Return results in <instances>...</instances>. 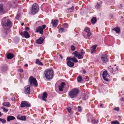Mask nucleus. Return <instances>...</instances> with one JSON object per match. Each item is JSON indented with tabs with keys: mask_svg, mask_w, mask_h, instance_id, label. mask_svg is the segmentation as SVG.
Returning <instances> with one entry per match:
<instances>
[{
	"mask_svg": "<svg viewBox=\"0 0 124 124\" xmlns=\"http://www.w3.org/2000/svg\"><path fill=\"white\" fill-rule=\"evenodd\" d=\"M53 74L52 70L50 69L46 70L44 73V75L47 79H50L52 78Z\"/></svg>",
	"mask_w": 124,
	"mask_h": 124,
	"instance_id": "2",
	"label": "nucleus"
},
{
	"mask_svg": "<svg viewBox=\"0 0 124 124\" xmlns=\"http://www.w3.org/2000/svg\"><path fill=\"white\" fill-rule=\"evenodd\" d=\"M29 81L31 86H33V85L35 87H37L38 84L37 83L36 79L33 78V76H31L29 79Z\"/></svg>",
	"mask_w": 124,
	"mask_h": 124,
	"instance_id": "4",
	"label": "nucleus"
},
{
	"mask_svg": "<svg viewBox=\"0 0 124 124\" xmlns=\"http://www.w3.org/2000/svg\"><path fill=\"white\" fill-rule=\"evenodd\" d=\"M67 65L70 67H73L74 65V63L70 61H68L67 62Z\"/></svg>",
	"mask_w": 124,
	"mask_h": 124,
	"instance_id": "18",
	"label": "nucleus"
},
{
	"mask_svg": "<svg viewBox=\"0 0 124 124\" xmlns=\"http://www.w3.org/2000/svg\"><path fill=\"white\" fill-rule=\"evenodd\" d=\"M20 34L22 36H23V33L22 32H20Z\"/></svg>",
	"mask_w": 124,
	"mask_h": 124,
	"instance_id": "54",
	"label": "nucleus"
},
{
	"mask_svg": "<svg viewBox=\"0 0 124 124\" xmlns=\"http://www.w3.org/2000/svg\"><path fill=\"white\" fill-rule=\"evenodd\" d=\"M81 107L80 106H78V111L79 112H81L82 111Z\"/></svg>",
	"mask_w": 124,
	"mask_h": 124,
	"instance_id": "44",
	"label": "nucleus"
},
{
	"mask_svg": "<svg viewBox=\"0 0 124 124\" xmlns=\"http://www.w3.org/2000/svg\"><path fill=\"white\" fill-rule=\"evenodd\" d=\"M118 67H111V66H110L108 68V70L110 74L114 75L118 72Z\"/></svg>",
	"mask_w": 124,
	"mask_h": 124,
	"instance_id": "3",
	"label": "nucleus"
},
{
	"mask_svg": "<svg viewBox=\"0 0 124 124\" xmlns=\"http://www.w3.org/2000/svg\"><path fill=\"white\" fill-rule=\"evenodd\" d=\"M72 61H73L75 62H78V61L75 57L72 58Z\"/></svg>",
	"mask_w": 124,
	"mask_h": 124,
	"instance_id": "42",
	"label": "nucleus"
},
{
	"mask_svg": "<svg viewBox=\"0 0 124 124\" xmlns=\"http://www.w3.org/2000/svg\"><path fill=\"white\" fill-rule=\"evenodd\" d=\"M83 73L84 74H85L86 73V71L85 70H83Z\"/></svg>",
	"mask_w": 124,
	"mask_h": 124,
	"instance_id": "59",
	"label": "nucleus"
},
{
	"mask_svg": "<svg viewBox=\"0 0 124 124\" xmlns=\"http://www.w3.org/2000/svg\"><path fill=\"white\" fill-rule=\"evenodd\" d=\"M120 6L122 8L124 7V1H123L122 2L121 4H120Z\"/></svg>",
	"mask_w": 124,
	"mask_h": 124,
	"instance_id": "43",
	"label": "nucleus"
},
{
	"mask_svg": "<svg viewBox=\"0 0 124 124\" xmlns=\"http://www.w3.org/2000/svg\"><path fill=\"white\" fill-rule=\"evenodd\" d=\"M26 118V116H21L20 115H18L17 116V118L18 119L23 121L25 120Z\"/></svg>",
	"mask_w": 124,
	"mask_h": 124,
	"instance_id": "14",
	"label": "nucleus"
},
{
	"mask_svg": "<svg viewBox=\"0 0 124 124\" xmlns=\"http://www.w3.org/2000/svg\"><path fill=\"white\" fill-rule=\"evenodd\" d=\"M81 54L82 55L85 54V52L83 49L81 50Z\"/></svg>",
	"mask_w": 124,
	"mask_h": 124,
	"instance_id": "50",
	"label": "nucleus"
},
{
	"mask_svg": "<svg viewBox=\"0 0 124 124\" xmlns=\"http://www.w3.org/2000/svg\"><path fill=\"white\" fill-rule=\"evenodd\" d=\"M15 118V117L13 116H9L7 117V120L8 121H9L10 120H14Z\"/></svg>",
	"mask_w": 124,
	"mask_h": 124,
	"instance_id": "16",
	"label": "nucleus"
},
{
	"mask_svg": "<svg viewBox=\"0 0 124 124\" xmlns=\"http://www.w3.org/2000/svg\"><path fill=\"white\" fill-rule=\"evenodd\" d=\"M0 121L2 123H4L6 122V120L4 119H2L0 118Z\"/></svg>",
	"mask_w": 124,
	"mask_h": 124,
	"instance_id": "38",
	"label": "nucleus"
},
{
	"mask_svg": "<svg viewBox=\"0 0 124 124\" xmlns=\"http://www.w3.org/2000/svg\"><path fill=\"white\" fill-rule=\"evenodd\" d=\"M84 31L88 33L90 32V29L88 27H86L84 29Z\"/></svg>",
	"mask_w": 124,
	"mask_h": 124,
	"instance_id": "34",
	"label": "nucleus"
},
{
	"mask_svg": "<svg viewBox=\"0 0 124 124\" xmlns=\"http://www.w3.org/2000/svg\"><path fill=\"white\" fill-rule=\"evenodd\" d=\"M67 60L68 61H72V58H71L70 57H68L67 58Z\"/></svg>",
	"mask_w": 124,
	"mask_h": 124,
	"instance_id": "47",
	"label": "nucleus"
},
{
	"mask_svg": "<svg viewBox=\"0 0 124 124\" xmlns=\"http://www.w3.org/2000/svg\"><path fill=\"white\" fill-rule=\"evenodd\" d=\"M23 36L26 38H28L30 37V35L28 32L26 31H24L23 32Z\"/></svg>",
	"mask_w": 124,
	"mask_h": 124,
	"instance_id": "23",
	"label": "nucleus"
},
{
	"mask_svg": "<svg viewBox=\"0 0 124 124\" xmlns=\"http://www.w3.org/2000/svg\"><path fill=\"white\" fill-rule=\"evenodd\" d=\"M44 39L43 38L40 37L39 39L36 40V43L38 44H41L43 43Z\"/></svg>",
	"mask_w": 124,
	"mask_h": 124,
	"instance_id": "13",
	"label": "nucleus"
},
{
	"mask_svg": "<svg viewBox=\"0 0 124 124\" xmlns=\"http://www.w3.org/2000/svg\"><path fill=\"white\" fill-rule=\"evenodd\" d=\"M78 81L79 82H81L82 81V78L80 76H79L77 78Z\"/></svg>",
	"mask_w": 124,
	"mask_h": 124,
	"instance_id": "30",
	"label": "nucleus"
},
{
	"mask_svg": "<svg viewBox=\"0 0 124 124\" xmlns=\"http://www.w3.org/2000/svg\"><path fill=\"white\" fill-rule=\"evenodd\" d=\"M97 46V45H94L91 48V54L93 53L95 50L96 47Z\"/></svg>",
	"mask_w": 124,
	"mask_h": 124,
	"instance_id": "21",
	"label": "nucleus"
},
{
	"mask_svg": "<svg viewBox=\"0 0 124 124\" xmlns=\"http://www.w3.org/2000/svg\"><path fill=\"white\" fill-rule=\"evenodd\" d=\"M87 33V34L86 35V36L87 37L85 36L84 37L85 38H86V39H87V37L89 39V37H90V36L91 35V33L90 32H88V33Z\"/></svg>",
	"mask_w": 124,
	"mask_h": 124,
	"instance_id": "33",
	"label": "nucleus"
},
{
	"mask_svg": "<svg viewBox=\"0 0 124 124\" xmlns=\"http://www.w3.org/2000/svg\"><path fill=\"white\" fill-rule=\"evenodd\" d=\"M59 56L62 59L63 58V57H62V55L61 54H59Z\"/></svg>",
	"mask_w": 124,
	"mask_h": 124,
	"instance_id": "55",
	"label": "nucleus"
},
{
	"mask_svg": "<svg viewBox=\"0 0 124 124\" xmlns=\"http://www.w3.org/2000/svg\"><path fill=\"white\" fill-rule=\"evenodd\" d=\"M19 71L20 72H23V70L22 69H20L19 70Z\"/></svg>",
	"mask_w": 124,
	"mask_h": 124,
	"instance_id": "58",
	"label": "nucleus"
},
{
	"mask_svg": "<svg viewBox=\"0 0 124 124\" xmlns=\"http://www.w3.org/2000/svg\"><path fill=\"white\" fill-rule=\"evenodd\" d=\"M91 123L93 124H96L98 123V120H95L93 118L91 120Z\"/></svg>",
	"mask_w": 124,
	"mask_h": 124,
	"instance_id": "29",
	"label": "nucleus"
},
{
	"mask_svg": "<svg viewBox=\"0 0 124 124\" xmlns=\"http://www.w3.org/2000/svg\"><path fill=\"white\" fill-rule=\"evenodd\" d=\"M20 17V15L19 14H17L16 16V19H18Z\"/></svg>",
	"mask_w": 124,
	"mask_h": 124,
	"instance_id": "51",
	"label": "nucleus"
},
{
	"mask_svg": "<svg viewBox=\"0 0 124 124\" xmlns=\"http://www.w3.org/2000/svg\"><path fill=\"white\" fill-rule=\"evenodd\" d=\"M71 47L72 50L74 51L75 50V47L74 46L72 45L71 46Z\"/></svg>",
	"mask_w": 124,
	"mask_h": 124,
	"instance_id": "49",
	"label": "nucleus"
},
{
	"mask_svg": "<svg viewBox=\"0 0 124 124\" xmlns=\"http://www.w3.org/2000/svg\"><path fill=\"white\" fill-rule=\"evenodd\" d=\"M102 75L104 80L106 81H108V78L109 77V75L108 74L107 70H105L103 72Z\"/></svg>",
	"mask_w": 124,
	"mask_h": 124,
	"instance_id": "7",
	"label": "nucleus"
},
{
	"mask_svg": "<svg viewBox=\"0 0 124 124\" xmlns=\"http://www.w3.org/2000/svg\"><path fill=\"white\" fill-rule=\"evenodd\" d=\"M97 20L96 18L95 17H93L91 19V21L92 24H94L96 23Z\"/></svg>",
	"mask_w": 124,
	"mask_h": 124,
	"instance_id": "24",
	"label": "nucleus"
},
{
	"mask_svg": "<svg viewBox=\"0 0 124 124\" xmlns=\"http://www.w3.org/2000/svg\"><path fill=\"white\" fill-rule=\"evenodd\" d=\"M77 58L79 59H82L83 56V55L81 54H80V53H79L78 54V56H77Z\"/></svg>",
	"mask_w": 124,
	"mask_h": 124,
	"instance_id": "31",
	"label": "nucleus"
},
{
	"mask_svg": "<svg viewBox=\"0 0 124 124\" xmlns=\"http://www.w3.org/2000/svg\"><path fill=\"white\" fill-rule=\"evenodd\" d=\"M12 26V23L9 20H7L6 23L4 24L3 27L4 28L7 27L9 28H10Z\"/></svg>",
	"mask_w": 124,
	"mask_h": 124,
	"instance_id": "9",
	"label": "nucleus"
},
{
	"mask_svg": "<svg viewBox=\"0 0 124 124\" xmlns=\"http://www.w3.org/2000/svg\"><path fill=\"white\" fill-rule=\"evenodd\" d=\"M2 115V114L1 112L0 111V116H1Z\"/></svg>",
	"mask_w": 124,
	"mask_h": 124,
	"instance_id": "60",
	"label": "nucleus"
},
{
	"mask_svg": "<svg viewBox=\"0 0 124 124\" xmlns=\"http://www.w3.org/2000/svg\"><path fill=\"white\" fill-rule=\"evenodd\" d=\"M58 20H54V21L52 20V23L53 24V26L54 27H56V25L58 23Z\"/></svg>",
	"mask_w": 124,
	"mask_h": 124,
	"instance_id": "17",
	"label": "nucleus"
},
{
	"mask_svg": "<svg viewBox=\"0 0 124 124\" xmlns=\"http://www.w3.org/2000/svg\"><path fill=\"white\" fill-rule=\"evenodd\" d=\"M78 53H79L77 51H75L74 52H73L72 54L73 55H74L75 57H77Z\"/></svg>",
	"mask_w": 124,
	"mask_h": 124,
	"instance_id": "36",
	"label": "nucleus"
},
{
	"mask_svg": "<svg viewBox=\"0 0 124 124\" xmlns=\"http://www.w3.org/2000/svg\"><path fill=\"white\" fill-rule=\"evenodd\" d=\"M11 100L12 101H15V98L14 97H12Z\"/></svg>",
	"mask_w": 124,
	"mask_h": 124,
	"instance_id": "57",
	"label": "nucleus"
},
{
	"mask_svg": "<svg viewBox=\"0 0 124 124\" xmlns=\"http://www.w3.org/2000/svg\"><path fill=\"white\" fill-rule=\"evenodd\" d=\"M36 63L38 65L40 66H43V64L39 60V59H37L36 60Z\"/></svg>",
	"mask_w": 124,
	"mask_h": 124,
	"instance_id": "25",
	"label": "nucleus"
},
{
	"mask_svg": "<svg viewBox=\"0 0 124 124\" xmlns=\"http://www.w3.org/2000/svg\"><path fill=\"white\" fill-rule=\"evenodd\" d=\"M65 85V83L63 82H61L60 85L58 86L59 90L60 91H63L62 88Z\"/></svg>",
	"mask_w": 124,
	"mask_h": 124,
	"instance_id": "12",
	"label": "nucleus"
},
{
	"mask_svg": "<svg viewBox=\"0 0 124 124\" xmlns=\"http://www.w3.org/2000/svg\"><path fill=\"white\" fill-rule=\"evenodd\" d=\"M101 58L103 62L104 63H105L108 62V60L106 54H103L101 57Z\"/></svg>",
	"mask_w": 124,
	"mask_h": 124,
	"instance_id": "11",
	"label": "nucleus"
},
{
	"mask_svg": "<svg viewBox=\"0 0 124 124\" xmlns=\"http://www.w3.org/2000/svg\"><path fill=\"white\" fill-rule=\"evenodd\" d=\"M39 9L38 5L36 3L33 4L32 7L31 12L32 14H34L37 12Z\"/></svg>",
	"mask_w": 124,
	"mask_h": 124,
	"instance_id": "5",
	"label": "nucleus"
},
{
	"mask_svg": "<svg viewBox=\"0 0 124 124\" xmlns=\"http://www.w3.org/2000/svg\"><path fill=\"white\" fill-rule=\"evenodd\" d=\"M79 92V89L78 88H74L71 90L69 93L70 98H73L77 97Z\"/></svg>",
	"mask_w": 124,
	"mask_h": 124,
	"instance_id": "1",
	"label": "nucleus"
},
{
	"mask_svg": "<svg viewBox=\"0 0 124 124\" xmlns=\"http://www.w3.org/2000/svg\"><path fill=\"white\" fill-rule=\"evenodd\" d=\"M29 28L28 27H26L25 28V30H27V31L28 30H29Z\"/></svg>",
	"mask_w": 124,
	"mask_h": 124,
	"instance_id": "53",
	"label": "nucleus"
},
{
	"mask_svg": "<svg viewBox=\"0 0 124 124\" xmlns=\"http://www.w3.org/2000/svg\"><path fill=\"white\" fill-rule=\"evenodd\" d=\"M1 108L3 110V111L4 112L7 113L8 111V109H6L5 108L3 107H1Z\"/></svg>",
	"mask_w": 124,
	"mask_h": 124,
	"instance_id": "35",
	"label": "nucleus"
},
{
	"mask_svg": "<svg viewBox=\"0 0 124 124\" xmlns=\"http://www.w3.org/2000/svg\"><path fill=\"white\" fill-rule=\"evenodd\" d=\"M112 30L115 31L116 33H119L120 32V29L119 27H117L114 28Z\"/></svg>",
	"mask_w": 124,
	"mask_h": 124,
	"instance_id": "26",
	"label": "nucleus"
},
{
	"mask_svg": "<svg viewBox=\"0 0 124 124\" xmlns=\"http://www.w3.org/2000/svg\"><path fill=\"white\" fill-rule=\"evenodd\" d=\"M3 5L2 4H0V14L2 15L3 14L4 10Z\"/></svg>",
	"mask_w": 124,
	"mask_h": 124,
	"instance_id": "20",
	"label": "nucleus"
},
{
	"mask_svg": "<svg viewBox=\"0 0 124 124\" xmlns=\"http://www.w3.org/2000/svg\"><path fill=\"white\" fill-rule=\"evenodd\" d=\"M62 26L65 28H67L68 27V25L67 23H65L63 24Z\"/></svg>",
	"mask_w": 124,
	"mask_h": 124,
	"instance_id": "37",
	"label": "nucleus"
},
{
	"mask_svg": "<svg viewBox=\"0 0 124 124\" xmlns=\"http://www.w3.org/2000/svg\"><path fill=\"white\" fill-rule=\"evenodd\" d=\"M47 94L46 92H45L43 93L42 94V99L46 101V98L47 97Z\"/></svg>",
	"mask_w": 124,
	"mask_h": 124,
	"instance_id": "15",
	"label": "nucleus"
},
{
	"mask_svg": "<svg viewBox=\"0 0 124 124\" xmlns=\"http://www.w3.org/2000/svg\"><path fill=\"white\" fill-rule=\"evenodd\" d=\"M84 79L86 81H87L89 80V78L87 76H85L84 77Z\"/></svg>",
	"mask_w": 124,
	"mask_h": 124,
	"instance_id": "48",
	"label": "nucleus"
},
{
	"mask_svg": "<svg viewBox=\"0 0 124 124\" xmlns=\"http://www.w3.org/2000/svg\"><path fill=\"white\" fill-rule=\"evenodd\" d=\"M86 116L87 118V121L88 122L89 121L90 119L91 120L93 118H92L93 117L92 115L90 114H87L86 115Z\"/></svg>",
	"mask_w": 124,
	"mask_h": 124,
	"instance_id": "22",
	"label": "nucleus"
},
{
	"mask_svg": "<svg viewBox=\"0 0 124 124\" xmlns=\"http://www.w3.org/2000/svg\"><path fill=\"white\" fill-rule=\"evenodd\" d=\"M13 57V54L11 53L8 54L7 55V58L8 59H10L12 58Z\"/></svg>",
	"mask_w": 124,
	"mask_h": 124,
	"instance_id": "27",
	"label": "nucleus"
},
{
	"mask_svg": "<svg viewBox=\"0 0 124 124\" xmlns=\"http://www.w3.org/2000/svg\"><path fill=\"white\" fill-rule=\"evenodd\" d=\"M111 123L113 124H119V122L117 121H115L114 122L112 121Z\"/></svg>",
	"mask_w": 124,
	"mask_h": 124,
	"instance_id": "40",
	"label": "nucleus"
},
{
	"mask_svg": "<svg viewBox=\"0 0 124 124\" xmlns=\"http://www.w3.org/2000/svg\"><path fill=\"white\" fill-rule=\"evenodd\" d=\"M3 105L4 106L8 107H10L11 105L10 103L9 102H5L3 104Z\"/></svg>",
	"mask_w": 124,
	"mask_h": 124,
	"instance_id": "28",
	"label": "nucleus"
},
{
	"mask_svg": "<svg viewBox=\"0 0 124 124\" xmlns=\"http://www.w3.org/2000/svg\"><path fill=\"white\" fill-rule=\"evenodd\" d=\"M41 1H44V0H45H45H41Z\"/></svg>",
	"mask_w": 124,
	"mask_h": 124,
	"instance_id": "64",
	"label": "nucleus"
},
{
	"mask_svg": "<svg viewBox=\"0 0 124 124\" xmlns=\"http://www.w3.org/2000/svg\"><path fill=\"white\" fill-rule=\"evenodd\" d=\"M23 25H24V23H22L21 24V25L22 26H23Z\"/></svg>",
	"mask_w": 124,
	"mask_h": 124,
	"instance_id": "63",
	"label": "nucleus"
},
{
	"mask_svg": "<svg viewBox=\"0 0 124 124\" xmlns=\"http://www.w3.org/2000/svg\"><path fill=\"white\" fill-rule=\"evenodd\" d=\"M67 109L68 112L70 113H71V108L70 107H69Z\"/></svg>",
	"mask_w": 124,
	"mask_h": 124,
	"instance_id": "45",
	"label": "nucleus"
},
{
	"mask_svg": "<svg viewBox=\"0 0 124 124\" xmlns=\"http://www.w3.org/2000/svg\"><path fill=\"white\" fill-rule=\"evenodd\" d=\"M66 30L65 29L63 28H61L59 30V32L60 33H62V32H65Z\"/></svg>",
	"mask_w": 124,
	"mask_h": 124,
	"instance_id": "32",
	"label": "nucleus"
},
{
	"mask_svg": "<svg viewBox=\"0 0 124 124\" xmlns=\"http://www.w3.org/2000/svg\"><path fill=\"white\" fill-rule=\"evenodd\" d=\"M8 20V19L6 18V17H5L2 19L1 24L3 26H4V24L6 23L7 22Z\"/></svg>",
	"mask_w": 124,
	"mask_h": 124,
	"instance_id": "19",
	"label": "nucleus"
},
{
	"mask_svg": "<svg viewBox=\"0 0 124 124\" xmlns=\"http://www.w3.org/2000/svg\"><path fill=\"white\" fill-rule=\"evenodd\" d=\"M74 9V8L73 7H72L71 8L69 9V11L70 12H71Z\"/></svg>",
	"mask_w": 124,
	"mask_h": 124,
	"instance_id": "52",
	"label": "nucleus"
},
{
	"mask_svg": "<svg viewBox=\"0 0 124 124\" xmlns=\"http://www.w3.org/2000/svg\"><path fill=\"white\" fill-rule=\"evenodd\" d=\"M20 106L21 108L25 107H31V105L26 101H23L21 102Z\"/></svg>",
	"mask_w": 124,
	"mask_h": 124,
	"instance_id": "8",
	"label": "nucleus"
},
{
	"mask_svg": "<svg viewBox=\"0 0 124 124\" xmlns=\"http://www.w3.org/2000/svg\"><path fill=\"white\" fill-rule=\"evenodd\" d=\"M30 87L29 85H28L25 87L24 93L25 94H30Z\"/></svg>",
	"mask_w": 124,
	"mask_h": 124,
	"instance_id": "10",
	"label": "nucleus"
},
{
	"mask_svg": "<svg viewBox=\"0 0 124 124\" xmlns=\"http://www.w3.org/2000/svg\"><path fill=\"white\" fill-rule=\"evenodd\" d=\"M121 101H124V98L122 97V98L120 99Z\"/></svg>",
	"mask_w": 124,
	"mask_h": 124,
	"instance_id": "56",
	"label": "nucleus"
},
{
	"mask_svg": "<svg viewBox=\"0 0 124 124\" xmlns=\"http://www.w3.org/2000/svg\"><path fill=\"white\" fill-rule=\"evenodd\" d=\"M101 7V6L100 4H99L98 3H97V5L95 6V8L97 9Z\"/></svg>",
	"mask_w": 124,
	"mask_h": 124,
	"instance_id": "41",
	"label": "nucleus"
},
{
	"mask_svg": "<svg viewBox=\"0 0 124 124\" xmlns=\"http://www.w3.org/2000/svg\"><path fill=\"white\" fill-rule=\"evenodd\" d=\"M119 108L118 107H116L113 110H115L117 111H118L119 110Z\"/></svg>",
	"mask_w": 124,
	"mask_h": 124,
	"instance_id": "46",
	"label": "nucleus"
},
{
	"mask_svg": "<svg viewBox=\"0 0 124 124\" xmlns=\"http://www.w3.org/2000/svg\"><path fill=\"white\" fill-rule=\"evenodd\" d=\"M46 27L45 25H43L39 26L37 27L36 29V31L37 32H39L40 34L42 35L43 33V30Z\"/></svg>",
	"mask_w": 124,
	"mask_h": 124,
	"instance_id": "6",
	"label": "nucleus"
},
{
	"mask_svg": "<svg viewBox=\"0 0 124 124\" xmlns=\"http://www.w3.org/2000/svg\"><path fill=\"white\" fill-rule=\"evenodd\" d=\"M2 70L3 71L6 70L7 69V67L6 66H3L2 68Z\"/></svg>",
	"mask_w": 124,
	"mask_h": 124,
	"instance_id": "39",
	"label": "nucleus"
},
{
	"mask_svg": "<svg viewBox=\"0 0 124 124\" xmlns=\"http://www.w3.org/2000/svg\"><path fill=\"white\" fill-rule=\"evenodd\" d=\"M25 66L26 67H27L28 66V64H26L25 65Z\"/></svg>",
	"mask_w": 124,
	"mask_h": 124,
	"instance_id": "61",
	"label": "nucleus"
},
{
	"mask_svg": "<svg viewBox=\"0 0 124 124\" xmlns=\"http://www.w3.org/2000/svg\"><path fill=\"white\" fill-rule=\"evenodd\" d=\"M100 106L102 108V104H101L100 105Z\"/></svg>",
	"mask_w": 124,
	"mask_h": 124,
	"instance_id": "62",
	"label": "nucleus"
}]
</instances>
